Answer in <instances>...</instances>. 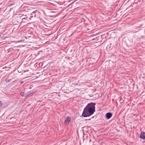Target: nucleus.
<instances>
[{
    "label": "nucleus",
    "mask_w": 145,
    "mask_h": 145,
    "mask_svg": "<svg viewBox=\"0 0 145 145\" xmlns=\"http://www.w3.org/2000/svg\"><path fill=\"white\" fill-rule=\"evenodd\" d=\"M95 103H89L84 108L82 115L84 117L89 116L93 114L95 112Z\"/></svg>",
    "instance_id": "obj_1"
},
{
    "label": "nucleus",
    "mask_w": 145,
    "mask_h": 145,
    "mask_svg": "<svg viewBox=\"0 0 145 145\" xmlns=\"http://www.w3.org/2000/svg\"><path fill=\"white\" fill-rule=\"evenodd\" d=\"M21 95L22 96H25V97H26L27 96V95H26V94H25V95H24V94L23 93H21Z\"/></svg>",
    "instance_id": "obj_5"
},
{
    "label": "nucleus",
    "mask_w": 145,
    "mask_h": 145,
    "mask_svg": "<svg viewBox=\"0 0 145 145\" xmlns=\"http://www.w3.org/2000/svg\"><path fill=\"white\" fill-rule=\"evenodd\" d=\"M140 137L143 140L145 139V133L141 132L140 135Z\"/></svg>",
    "instance_id": "obj_3"
},
{
    "label": "nucleus",
    "mask_w": 145,
    "mask_h": 145,
    "mask_svg": "<svg viewBox=\"0 0 145 145\" xmlns=\"http://www.w3.org/2000/svg\"><path fill=\"white\" fill-rule=\"evenodd\" d=\"M23 82H22V81H21V84H23Z\"/></svg>",
    "instance_id": "obj_7"
},
{
    "label": "nucleus",
    "mask_w": 145,
    "mask_h": 145,
    "mask_svg": "<svg viewBox=\"0 0 145 145\" xmlns=\"http://www.w3.org/2000/svg\"><path fill=\"white\" fill-rule=\"evenodd\" d=\"M71 121L70 118L67 117L65 120L64 122L65 124H67L69 123V122Z\"/></svg>",
    "instance_id": "obj_2"
},
{
    "label": "nucleus",
    "mask_w": 145,
    "mask_h": 145,
    "mask_svg": "<svg viewBox=\"0 0 145 145\" xmlns=\"http://www.w3.org/2000/svg\"><path fill=\"white\" fill-rule=\"evenodd\" d=\"M2 102L0 101V106H2Z\"/></svg>",
    "instance_id": "obj_6"
},
{
    "label": "nucleus",
    "mask_w": 145,
    "mask_h": 145,
    "mask_svg": "<svg viewBox=\"0 0 145 145\" xmlns=\"http://www.w3.org/2000/svg\"><path fill=\"white\" fill-rule=\"evenodd\" d=\"M112 114L111 113H108L106 114L107 118L108 119H110L112 116Z\"/></svg>",
    "instance_id": "obj_4"
}]
</instances>
